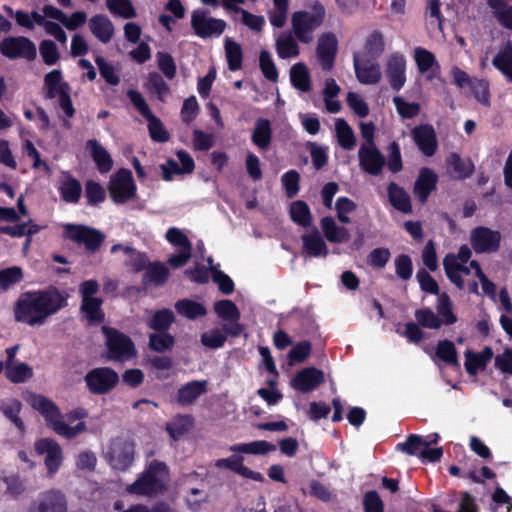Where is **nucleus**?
I'll use <instances>...</instances> for the list:
<instances>
[{"label":"nucleus","instance_id":"338daca9","mask_svg":"<svg viewBox=\"0 0 512 512\" xmlns=\"http://www.w3.org/2000/svg\"><path fill=\"white\" fill-rule=\"evenodd\" d=\"M417 321L426 328L438 329L442 322L430 309L417 310L415 312Z\"/></svg>","mask_w":512,"mask_h":512},{"label":"nucleus","instance_id":"de8ad7c7","mask_svg":"<svg viewBox=\"0 0 512 512\" xmlns=\"http://www.w3.org/2000/svg\"><path fill=\"white\" fill-rule=\"evenodd\" d=\"M208 266L212 280L218 285L221 292L231 294L234 291V283L226 274L213 265L212 258H208Z\"/></svg>","mask_w":512,"mask_h":512},{"label":"nucleus","instance_id":"c9c22d12","mask_svg":"<svg viewBox=\"0 0 512 512\" xmlns=\"http://www.w3.org/2000/svg\"><path fill=\"white\" fill-rule=\"evenodd\" d=\"M321 227L325 237L330 242H343L349 237L347 229L342 226H338L331 217H324L321 220Z\"/></svg>","mask_w":512,"mask_h":512},{"label":"nucleus","instance_id":"b1692460","mask_svg":"<svg viewBox=\"0 0 512 512\" xmlns=\"http://www.w3.org/2000/svg\"><path fill=\"white\" fill-rule=\"evenodd\" d=\"M469 258H443V264L448 278L457 287H463V280L461 274H469L471 269L475 267L471 266V262L467 265Z\"/></svg>","mask_w":512,"mask_h":512},{"label":"nucleus","instance_id":"bb28decb","mask_svg":"<svg viewBox=\"0 0 512 512\" xmlns=\"http://www.w3.org/2000/svg\"><path fill=\"white\" fill-rule=\"evenodd\" d=\"M436 182L437 175L432 170L428 168L421 169L414 187L416 197L422 202L426 201L435 188Z\"/></svg>","mask_w":512,"mask_h":512},{"label":"nucleus","instance_id":"9b49d317","mask_svg":"<svg viewBox=\"0 0 512 512\" xmlns=\"http://www.w3.org/2000/svg\"><path fill=\"white\" fill-rule=\"evenodd\" d=\"M87 387L93 394H106L119 382L118 374L109 367L94 368L85 376Z\"/></svg>","mask_w":512,"mask_h":512},{"label":"nucleus","instance_id":"5701e85b","mask_svg":"<svg viewBox=\"0 0 512 512\" xmlns=\"http://www.w3.org/2000/svg\"><path fill=\"white\" fill-rule=\"evenodd\" d=\"M297 37L293 32L283 31L275 41L276 53L281 59L296 58L300 54Z\"/></svg>","mask_w":512,"mask_h":512},{"label":"nucleus","instance_id":"8fccbe9b","mask_svg":"<svg viewBox=\"0 0 512 512\" xmlns=\"http://www.w3.org/2000/svg\"><path fill=\"white\" fill-rule=\"evenodd\" d=\"M274 9L270 12L271 25L281 28L285 25L288 15L289 0H273Z\"/></svg>","mask_w":512,"mask_h":512},{"label":"nucleus","instance_id":"6ab92c4d","mask_svg":"<svg viewBox=\"0 0 512 512\" xmlns=\"http://www.w3.org/2000/svg\"><path fill=\"white\" fill-rule=\"evenodd\" d=\"M38 454H46L45 465L50 474L55 473L62 463V449L53 439L44 438L36 442Z\"/></svg>","mask_w":512,"mask_h":512},{"label":"nucleus","instance_id":"72a5a7b5","mask_svg":"<svg viewBox=\"0 0 512 512\" xmlns=\"http://www.w3.org/2000/svg\"><path fill=\"white\" fill-rule=\"evenodd\" d=\"M174 307L178 314L190 320L203 317L207 314V309L201 303L188 298L178 300Z\"/></svg>","mask_w":512,"mask_h":512},{"label":"nucleus","instance_id":"1a4fd4ad","mask_svg":"<svg viewBox=\"0 0 512 512\" xmlns=\"http://www.w3.org/2000/svg\"><path fill=\"white\" fill-rule=\"evenodd\" d=\"M191 26L198 37L206 39L219 37L226 28V22L212 17L205 10L198 9L191 15Z\"/></svg>","mask_w":512,"mask_h":512},{"label":"nucleus","instance_id":"052dcab7","mask_svg":"<svg viewBox=\"0 0 512 512\" xmlns=\"http://www.w3.org/2000/svg\"><path fill=\"white\" fill-rule=\"evenodd\" d=\"M347 103L350 109L357 116L364 118L369 114V107L364 98L355 92H349L347 95Z\"/></svg>","mask_w":512,"mask_h":512},{"label":"nucleus","instance_id":"4be33fe9","mask_svg":"<svg viewBox=\"0 0 512 512\" xmlns=\"http://www.w3.org/2000/svg\"><path fill=\"white\" fill-rule=\"evenodd\" d=\"M337 51V39L332 33H324L318 39L317 56L323 69H330Z\"/></svg>","mask_w":512,"mask_h":512},{"label":"nucleus","instance_id":"864d4df0","mask_svg":"<svg viewBox=\"0 0 512 512\" xmlns=\"http://www.w3.org/2000/svg\"><path fill=\"white\" fill-rule=\"evenodd\" d=\"M397 113L402 118H413L420 112V105L416 102H409L402 96H395L392 99Z\"/></svg>","mask_w":512,"mask_h":512},{"label":"nucleus","instance_id":"58836bf2","mask_svg":"<svg viewBox=\"0 0 512 512\" xmlns=\"http://www.w3.org/2000/svg\"><path fill=\"white\" fill-rule=\"evenodd\" d=\"M59 190L63 200L70 203L77 202L82 192L80 183L70 176L64 177L59 186Z\"/></svg>","mask_w":512,"mask_h":512},{"label":"nucleus","instance_id":"69168bd1","mask_svg":"<svg viewBox=\"0 0 512 512\" xmlns=\"http://www.w3.org/2000/svg\"><path fill=\"white\" fill-rule=\"evenodd\" d=\"M437 310L445 324L451 325L457 321L456 316L452 312V303L447 294H442L439 297Z\"/></svg>","mask_w":512,"mask_h":512},{"label":"nucleus","instance_id":"c85d7f7f","mask_svg":"<svg viewBox=\"0 0 512 512\" xmlns=\"http://www.w3.org/2000/svg\"><path fill=\"white\" fill-rule=\"evenodd\" d=\"M492 64L509 82H512V42H507L498 50Z\"/></svg>","mask_w":512,"mask_h":512},{"label":"nucleus","instance_id":"cd10ccee","mask_svg":"<svg viewBox=\"0 0 512 512\" xmlns=\"http://www.w3.org/2000/svg\"><path fill=\"white\" fill-rule=\"evenodd\" d=\"M89 28L93 35L103 43L111 40L114 26L110 19L104 15H95L89 20Z\"/></svg>","mask_w":512,"mask_h":512},{"label":"nucleus","instance_id":"3c124183","mask_svg":"<svg viewBox=\"0 0 512 512\" xmlns=\"http://www.w3.org/2000/svg\"><path fill=\"white\" fill-rule=\"evenodd\" d=\"M214 310L225 322L240 319V311L231 300L217 301L214 304Z\"/></svg>","mask_w":512,"mask_h":512},{"label":"nucleus","instance_id":"5fc2aeb1","mask_svg":"<svg viewBox=\"0 0 512 512\" xmlns=\"http://www.w3.org/2000/svg\"><path fill=\"white\" fill-rule=\"evenodd\" d=\"M225 52L229 68L233 71L239 69L242 64V49L240 45L231 39H226Z\"/></svg>","mask_w":512,"mask_h":512},{"label":"nucleus","instance_id":"f03ea898","mask_svg":"<svg viewBox=\"0 0 512 512\" xmlns=\"http://www.w3.org/2000/svg\"><path fill=\"white\" fill-rule=\"evenodd\" d=\"M30 404L45 418L48 427H50L56 434L68 440L76 438L79 434L84 433L87 430V426L84 422H79L75 426H69L64 421V417L56 404L44 396H31Z\"/></svg>","mask_w":512,"mask_h":512},{"label":"nucleus","instance_id":"6e6d98bb","mask_svg":"<svg viewBox=\"0 0 512 512\" xmlns=\"http://www.w3.org/2000/svg\"><path fill=\"white\" fill-rule=\"evenodd\" d=\"M191 424L189 416H179L167 425L166 430L173 440H178L189 431Z\"/></svg>","mask_w":512,"mask_h":512},{"label":"nucleus","instance_id":"f257e3e1","mask_svg":"<svg viewBox=\"0 0 512 512\" xmlns=\"http://www.w3.org/2000/svg\"><path fill=\"white\" fill-rule=\"evenodd\" d=\"M63 301L56 289L26 293L17 302L15 318L29 325H40L61 308Z\"/></svg>","mask_w":512,"mask_h":512},{"label":"nucleus","instance_id":"603ef678","mask_svg":"<svg viewBox=\"0 0 512 512\" xmlns=\"http://www.w3.org/2000/svg\"><path fill=\"white\" fill-rule=\"evenodd\" d=\"M231 450L235 452L249 453V454H266L275 451L276 447L267 441H255L247 444H240L233 446Z\"/></svg>","mask_w":512,"mask_h":512},{"label":"nucleus","instance_id":"a211bd4d","mask_svg":"<svg viewBox=\"0 0 512 512\" xmlns=\"http://www.w3.org/2000/svg\"><path fill=\"white\" fill-rule=\"evenodd\" d=\"M1 52L8 58L31 59L36 54L35 45L25 37H8L1 43Z\"/></svg>","mask_w":512,"mask_h":512},{"label":"nucleus","instance_id":"e433bc0d","mask_svg":"<svg viewBox=\"0 0 512 512\" xmlns=\"http://www.w3.org/2000/svg\"><path fill=\"white\" fill-rule=\"evenodd\" d=\"M102 300L100 298L82 299L81 310L85 313L91 325L99 324L104 319V313L101 310Z\"/></svg>","mask_w":512,"mask_h":512},{"label":"nucleus","instance_id":"7ed1b4c3","mask_svg":"<svg viewBox=\"0 0 512 512\" xmlns=\"http://www.w3.org/2000/svg\"><path fill=\"white\" fill-rule=\"evenodd\" d=\"M325 18V8L319 1H313L309 9L296 11L291 16L292 32L298 41L309 44L314 39V32Z\"/></svg>","mask_w":512,"mask_h":512},{"label":"nucleus","instance_id":"4468645a","mask_svg":"<svg viewBox=\"0 0 512 512\" xmlns=\"http://www.w3.org/2000/svg\"><path fill=\"white\" fill-rule=\"evenodd\" d=\"M407 60L406 57L395 52L386 58L385 75L393 90L399 91L406 83Z\"/></svg>","mask_w":512,"mask_h":512},{"label":"nucleus","instance_id":"6e6552de","mask_svg":"<svg viewBox=\"0 0 512 512\" xmlns=\"http://www.w3.org/2000/svg\"><path fill=\"white\" fill-rule=\"evenodd\" d=\"M134 457V443L125 437L113 439L106 454V458L111 467L119 471L127 470L133 463Z\"/></svg>","mask_w":512,"mask_h":512},{"label":"nucleus","instance_id":"7c9ffc66","mask_svg":"<svg viewBox=\"0 0 512 512\" xmlns=\"http://www.w3.org/2000/svg\"><path fill=\"white\" fill-rule=\"evenodd\" d=\"M290 80L292 85L302 92H308L311 89L310 73L302 62H298L290 68Z\"/></svg>","mask_w":512,"mask_h":512},{"label":"nucleus","instance_id":"4c0bfd02","mask_svg":"<svg viewBox=\"0 0 512 512\" xmlns=\"http://www.w3.org/2000/svg\"><path fill=\"white\" fill-rule=\"evenodd\" d=\"M335 131L338 143L344 149L351 150L355 147L356 139L352 128L343 119L335 122Z\"/></svg>","mask_w":512,"mask_h":512},{"label":"nucleus","instance_id":"39448f33","mask_svg":"<svg viewBox=\"0 0 512 512\" xmlns=\"http://www.w3.org/2000/svg\"><path fill=\"white\" fill-rule=\"evenodd\" d=\"M44 91L48 98L56 101L60 109L67 117L74 115V108L70 98V87L63 80L59 70H52L44 78Z\"/></svg>","mask_w":512,"mask_h":512},{"label":"nucleus","instance_id":"c756f323","mask_svg":"<svg viewBox=\"0 0 512 512\" xmlns=\"http://www.w3.org/2000/svg\"><path fill=\"white\" fill-rule=\"evenodd\" d=\"M252 142L261 150L267 149L272 140L271 122L265 118H258L251 136Z\"/></svg>","mask_w":512,"mask_h":512},{"label":"nucleus","instance_id":"e2e57ef3","mask_svg":"<svg viewBox=\"0 0 512 512\" xmlns=\"http://www.w3.org/2000/svg\"><path fill=\"white\" fill-rule=\"evenodd\" d=\"M259 64L264 76L271 80L276 81L278 79V72L271 55L267 51H262L259 56Z\"/></svg>","mask_w":512,"mask_h":512},{"label":"nucleus","instance_id":"bf43d9fd","mask_svg":"<svg viewBox=\"0 0 512 512\" xmlns=\"http://www.w3.org/2000/svg\"><path fill=\"white\" fill-rule=\"evenodd\" d=\"M448 164L459 178H466L473 171V165L471 162L462 160L457 154H451L448 157Z\"/></svg>","mask_w":512,"mask_h":512},{"label":"nucleus","instance_id":"dca6fc26","mask_svg":"<svg viewBox=\"0 0 512 512\" xmlns=\"http://www.w3.org/2000/svg\"><path fill=\"white\" fill-rule=\"evenodd\" d=\"M67 500L57 490L42 493L29 507L28 512H67Z\"/></svg>","mask_w":512,"mask_h":512},{"label":"nucleus","instance_id":"a19ab883","mask_svg":"<svg viewBox=\"0 0 512 512\" xmlns=\"http://www.w3.org/2000/svg\"><path fill=\"white\" fill-rule=\"evenodd\" d=\"M174 321V313L170 309H162L155 312L148 326L155 331L166 332Z\"/></svg>","mask_w":512,"mask_h":512},{"label":"nucleus","instance_id":"ea45409f","mask_svg":"<svg viewBox=\"0 0 512 512\" xmlns=\"http://www.w3.org/2000/svg\"><path fill=\"white\" fill-rule=\"evenodd\" d=\"M388 193L390 202L396 209L404 213L411 211L410 197L402 188L392 183L389 185Z\"/></svg>","mask_w":512,"mask_h":512},{"label":"nucleus","instance_id":"0eeeda50","mask_svg":"<svg viewBox=\"0 0 512 512\" xmlns=\"http://www.w3.org/2000/svg\"><path fill=\"white\" fill-rule=\"evenodd\" d=\"M108 191L113 202L123 204L136 198L137 187L131 171L120 169L114 173L108 184Z\"/></svg>","mask_w":512,"mask_h":512},{"label":"nucleus","instance_id":"37998d69","mask_svg":"<svg viewBox=\"0 0 512 512\" xmlns=\"http://www.w3.org/2000/svg\"><path fill=\"white\" fill-rule=\"evenodd\" d=\"M169 276V270L161 262L155 261L149 263L146 268L144 280H149L157 286L163 285Z\"/></svg>","mask_w":512,"mask_h":512},{"label":"nucleus","instance_id":"f3484780","mask_svg":"<svg viewBox=\"0 0 512 512\" xmlns=\"http://www.w3.org/2000/svg\"><path fill=\"white\" fill-rule=\"evenodd\" d=\"M359 166L368 174L379 175L385 164L384 156L374 143H364L358 151Z\"/></svg>","mask_w":512,"mask_h":512},{"label":"nucleus","instance_id":"473e14b6","mask_svg":"<svg viewBox=\"0 0 512 512\" xmlns=\"http://www.w3.org/2000/svg\"><path fill=\"white\" fill-rule=\"evenodd\" d=\"M488 5L499 24L512 31V6L506 0H488Z\"/></svg>","mask_w":512,"mask_h":512},{"label":"nucleus","instance_id":"79ce46f5","mask_svg":"<svg viewBox=\"0 0 512 512\" xmlns=\"http://www.w3.org/2000/svg\"><path fill=\"white\" fill-rule=\"evenodd\" d=\"M289 212H290L291 219L295 223H297L303 227H308L311 224L312 216H311L310 208L308 207V205L305 202L299 201V200L294 201L290 205Z\"/></svg>","mask_w":512,"mask_h":512},{"label":"nucleus","instance_id":"f8f14e48","mask_svg":"<svg viewBox=\"0 0 512 512\" xmlns=\"http://www.w3.org/2000/svg\"><path fill=\"white\" fill-rule=\"evenodd\" d=\"M64 235L78 244L84 245L90 253L96 252L104 238L103 234L94 228L74 224L64 225Z\"/></svg>","mask_w":512,"mask_h":512},{"label":"nucleus","instance_id":"ddd939ff","mask_svg":"<svg viewBox=\"0 0 512 512\" xmlns=\"http://www.w3.org/2000/svg\"><path fill=\"white\" fill-rule=\"evenodd\" d=\"M353 65L357 80L364 85H376L382 78L377 59L365 55H354Z\"/></svg>","mask_w":512,"mask_h":512},{"label":"nucleus","instance_id":"49530a36","mask_svg":"<svg viewBox=\"0 0 512 512\" xmlns=\"http://www.w3.org/2000/svg\"><path fill=\"white\" fill-rule=\"evenodd\" d=\"M175 344V338L166 332H158L150 334L149 347L158 353L166 352Z\"/></svg>","mask_w":512,"mask_h":512},{"label":"nucleus","instance_id":"423d86ee","mask_svg":"<svg viewBox=\"0 0 512 512\" xmlns=\"http://www.w3.org/2000/svg\"><path fill=\"white\" fill-rule=\"evenodd\" d=\"M102 332L106 337L108 359L124 362L136 355V349L130 337L107 326L102 327Z\"/></svg>","mask_w":512,"mask_h":512},{"label":"nucleus","instance_id":"a18cd8bd","mask_svg":"<svg viewBox=\"0 0 512 512\" xmlns=\"http://www.w3.org/2000/svg\"><path fill=\"white\" fill-rule=\"evenodd\" d=\"M436 356L448 365L458 367L457 351L453 342L442 340L437 344Z\"/></svg>","mask_w":512,"mask_h":512},{"label":"nucleus","instance_id":"09e8293b","mask_svg":"<svg viewBox=\"0 0 512 512\" xmlns=\"http://www.w3.org/2000/svg\"><path fill=\"white\" fill-rule=\"evenodd\" d=\"M302 240L307 253L318 256L325 252L326 245L318 231L303 235Z\"/></svg>","mask_w":512,"mask_h":512},{"label":"nucleus","instance_id":"412c9836","mask_svg":"<svg viewBox=\"0 0 512 512\" xmlns=\"http://www.w3.org/2000/svg\"><path fill=\"white\" fill-rule=\"evenodd\" d=\"M323 382L324 373L315 367H308L302 369L293 377L291 385L294 389L306 393Z\"/></svg>","mask_w":512,"mask_h":512},{"label":"nucleus","instance_id":"f704fd0d","mask_svg":"<svg viewBox=\"0 0 512 512\" xmlns=\"http://www.w3.org/2000/svg\"><path fill=\"white\" fill-rule=\"evenodd\" d=\"M414 61L419 72L422 74L439 69V65L434 54L422 47H416L414 49Z\"/></svg>","mask_w":512,"mask_h":512},{"label":"nucleus","instance_id":"9d476101","mask_svg":"<svg viewBox=\"0 0 512 512\" xmlns=\"http://www.w3.org/2000/svg\"><path fill=\"white\" fill-rule=\"evenodd\" d=\"M127 95L134 107L147 119L151 138L158 142H166L169 139V135L161 121L152 114L143 96L135 90H129Z\"/></svg>","mask_w":512,"mask_h":512},{"label":"nucleus","instance_id":"13d9d810","mask_svg":"<svg viewBox=\"0 0 512 512\" xmlns=\"http://www.w3.org/2000/svg\"><path fill=\"white\" fill-rule=\"evenodd\" d=\"M6 376L12 382H23L32 376V370L24 363H11L7 366Z\"/></svg>","mask_w":512,"mask_h":512},{"label":"nucleus","instance_id":"20e7f679","mask_svg":"<svg viewBox=\"0 0 512 512\" xmlns=\"http://www.w3.org/2000/svg\"><path fill=\"white\" fill-rule=\"evenodd\" d=\"M168 476L167 466L164 462L152 461L138 479L127 487L130 494L153 496L164 489Z\"/></svg>","mask_w":512,"mask_h":512},{"label":"nucleus","instance_id":"2eb2a0df","mask_svg":"<svg viewBox=\"0 0 512 512\" xmlns=\"http://www.w3.org/2000/svg\"><path fill=\"white\" fill-rule=\"evenodd\" d=\"M500 233L486 227H477L472 230L470 242L474 251L478 254L493 253L500 243Z\"/></svg>","mask_w":512,"mask_h":512},{"label":"nucleus","instance_id":"680f3d73","mask_svg":"<svg viewBox=\"0 0 512 512\" xmlns=\"http://www.w3.org/2000/svg\"><path fill=\"white\" fill-rule=\"evenodd\" d=\"M471 90L478 102L485 106L490 105L489 84L485 80L473 79Z\"/></svg>","mask_w":512,"mask_h":512},{"label":"nucleus","instance_id":"2f4dec72","mask_svg":"<svg viewBox=\"0 0 512 512\" xmlns=\"http://www.w3.org/2000/svg\"><path fill=\"white\" fill-rule=\"evenodd\" d=\"M384 37L379 31H373L366 38L363 50L354 53V55H365L372 59H377L384 51Z\"/></svg>","mask_w":512,"mask_h":512},{"label":"nucleus","instance_id":"c03bdc74","mask_svg":"<svg viewBox=\"0 0 512 512\" xmlns=\"http://www.w3.org/2000/svg\"><path fill=\"white\" fill-rule=\"evenodd\" d=\"M22 408V404L20 401L16 399H10L1 403L0 409L3 414L11 420L15 426L23 433L25 431V426L23 421L18 417Z\"/></svg>","mask_w":512,"mask_h":512},{"label":"nucleus","instance_id":"4d7b16f0","mask_svg":"<svg viewBox=\"0 0 512 512\" xmlns=\"http://www.w3.org/2000/svg\"><path fill=\"white\" fill-rule=\"evenodd\" d=\"M106 5L111 13L123 18H132L136 15L130 0H106Z\"/></svg>","mask_w":512,"mask_h":512},{"label":"nucleus","instance_id":"a878e982","mask_svg":"<svg viewBox=\"0 0 512 512\" xmlns=\"http://www.w3.org/2000/svg\"><path fill=\"white\" fill-rule=\"evenodd\" d=\"M207 381H191L182 386L177 393L179 404L187 406L193 404L199 396L206 393Z\"/></svg>","mask_w":512,"mask_h":512},{"label":"nucleus","instance_id":"774afa93","mask_svg":"<svg viewBox=\"0 0 512 512\" xmlns=\"http://www.w3.org/2000/svg\"><path fill=\"white\" fill-rule=\"evenodd\" d=\"M363 505L365 512H383L384 504L376 491H369L364 495Z\"/></svg>","mask_w":512,"mask_h":512},{"label":"nucleus","instance_id":"0e129e2a","mask_svg":"<svg viewBox=\"0 0 512 512\" xmlns=\"http://www.w3.org/2000/svg\"><path fill=\"white\" fill-rule=\"evenodd\" d=\"M166 239L171 244L179 247V249L183 253L181 256H186L185 253H189V241L181 230L177 228H170L166 232Z\"/></svg>","mask_w":512,"mask_h":512},{"label":"nucleus","instance_id":"aec40b11","mask_svg":"<svg viewBox=\"0 0 512 512\" xmlns=\"http://www.w3.org/2000/svg\"><path fill=\"white\" fill-rule=\"evenodd\" d=\"M412 137L425 156H432L438 147L436 133L429 124L419 125L412 130Z\"/></svg>","mask_w":512,"mask_h":512},{"label":"nucleus","instance_id":"393cba45","mask_svg":"<svg viewBox=\"0 0 512 512\" xmlns=\"http://www.w3.org/2000/svg\"><path fill=\"white\" fill-rule=\"evenodd\" d=\"M86 148L100 173H107L112 169L113 160L110 154L97 140H89Z\"/></svg>","mask_w":512,"mask_h":512}]
</instances>
